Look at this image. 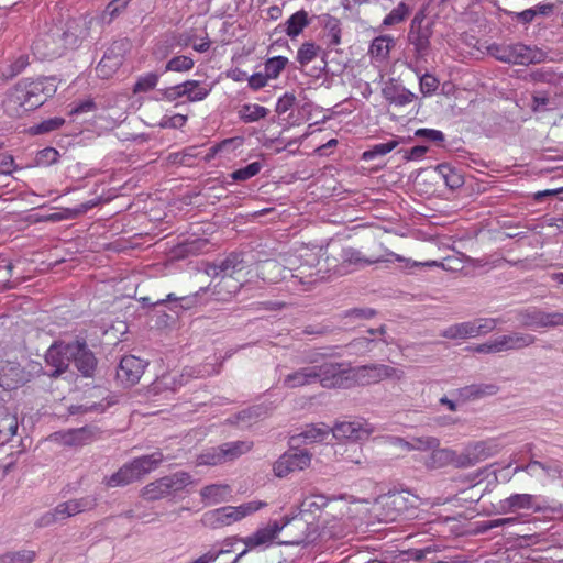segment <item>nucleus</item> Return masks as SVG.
<instances>
[{"instance_id":"49","label":"nucleus","mask_w":563,"mask_h":563,"mask_svg":"<svg viewBox=\"0 0 563 563\" xmlns=\"http://www.w3.org/2000/svg\"><path fill=\"white\" fill-rule=\"evenodd\" d=\"M158 82V76L154 73H148L141 76L133 87V92H147L156 87Z\"/></svg>"},{"instance_id":"62","label":"nucleus","mask_w":563,"mask_h":563,"mask_svg":"<svg viewBox=\"0 0 563 563\" xmlns=\"http://www.w3.org/2000/svg\"><path fill=\"white\" fill-rule=\"evenodd\" d=\"M541 471L544 472L551 478L562 477V468L556 461L551 464L543 463V467H541Z\"/></svg>"},{"instance_id":"6","label":"nucleus","mask_w":563,"mask_h":563,"mask_svg":"<svg viewBox=\"0 0 563 563\" xmlns=\"http://www.w3.org/2000/svg\"><path fill=\"white\" fill-rule=\"evenodd\" d=\"M191 484V476L187 472H177L151 482L141 492V496L150 501L165 498L183 490Z\"/></svg>"},{"instance_id":"42","label":"nucleus","mask_w":563,"mask_h":563,"mask_svg":"<svg viewBox=\"0 0 563 563\" xmlns=\"http://www.w3.org/2000/svg\"><path fill=\"white\" fill-rule=\"evenodd\" d=\"M473 327L471 325V321L462 322L457 324H453L445 329L442 333L444 338L448 339H467V338H474L473 333Z\"/></svg>"},{"instance_id":"47","label":"nucleus","mask_w":563,"mask_h":563,"mask_svg":"<svg viewBox=\"0 0 563 563\" xmlns=\"http://www.w3.org/2000/svg\"><path fill=\"white\" fill-rule=\"evenodd\" d=\"M195 65V62L191 57L180 55L173 57L167 64H166V71H177V73H184L192 69Z\"/></svg>"},{"instance_id":"9","label":"nucleus","mask_w":563,"mask_h":563,"mask_svg":"<svg viewBox=\"0 0 563 563\" xmlns=\"http://www.w3.org/2000/svg\"><path fill=\"white\" fill-rule=\"evenodd\" d=\"M251 448L252 443L246 441L224 443L221 446L205 450L197 456L196 462L197 465L214 466L239 457L249 452Z\"/></svg>"},{"instance_id":"55","label":"nucleus","mask_w":563,"mask_h":563,"mask_svg":"<svg viewBox=\"0 0 563 563\" xmlns=\"http://www.w3.org/2000/svg\"><path fill=\"white\" fill-rule=\"evenodd\" d=\"M439 87V80L430 74H424L420 78V90L423 95H431Z\"/></svg>"},{"instance_id":"18","label":"nucleus","mask_w":563,"mask_h":563,"mask_svg":"<svg viewBox=\"0 0 563 563\" xmlns=\"http://www.w3.org/2000/svg\"><path fill=\"white\" fill-rule=\"evenodd\" d=\"M121 51V44L118 43H113L107 49L96 67L98 77L109 79L119 70L124 60V56Z\"/></svg>"},{"instance_id":"22","label":"nucleus","mask_w":563,"mask_h":563,"mask_svg":"<svg viewBox=\"0 0 563 563\" xmlns=\"http://www.w3.org/2000/svg\"><path fill=\"white\" fill-rule=\"evenodd\" d=\"M69 343H55L53 344L45 355L47 364L52 365L55 369L52 375H59L66 371L69 365L70 351L68 350Z\"/></svg>"},{"instance_id":"10","label":"nucleus","mask_w":563,"mask_h":563,"mask_svg":"<svg viewBox=\"0 0 563 563\" xmlns=\"http://www.w3.org/2000/svg\"><path fill=\"white\" fill-rule=\"evenodd\" d=\"M349 507L342 499L329 498L321 494H312L307 496L301 503V512L316 515L317 512H325L333 518H342Z\"/></svg>"},{"instance_id":"4","label":"nucleus","mask_w":563,"mask_h":563,"mask_svg":"<svg viewBox=\"0 0 563 563\" xmlns=\"http://www.w3.org/2000/svg\"><path fill=\"white\" fill-rule=\"evenodd\" d=\"M266 505L265 501L251 500L239 506L220 507L205 512L201 521L208 528L219 529L241 521L245 517L266 507Z\"/></svg>"},{"instance_id":"26","label":"nucleus","mask_w":563,"mask_h":563,"mask_svg":"<svg viewBox=\"0 0 563 563\" xmlns=\"http://www.w3.org/2000/svg\"><path fill=\"white\" fill-rule=\"evenodd\" d=\"M306 256L309 257L307 264L301 263L292 269L295 273L291 274V277L298 279L303 286H311L318 280L316 265L319 263V260L314 253H307Z\"/></svg>"},{"instance_id":"2","label":"nucleus","mask_w":563,"mask_h":563,"mask_svg":"<svg viewBox=\"0 0 563 563\" xmlns=\"http://www.w3.org/2000/svg\"><path fill=\"white\" fill-rule=\"evenodd\" d=\"M306 538V521L297 516H284L280 520H271L266 526L258 528L254 533L243 538L241 541L246 549L242 551L232 563L247 552L260 547H269L274 543L284 545H298Z\"/></svg>"},{"instance_id":"11","label":"nucleus","mask_w":563,"mask_h":563,"mask_svg":"<svg viewBox=\"0 0 563 563\" xmlns=\"http://www.w3.org/2000/svg\"><path fill=\"white\" fill-rule=\"evenodd\" d=\"M539 499V496L532 494H512L498 503L497 511L500 514H510L518 510H532L533 512L555 510L552 506H549L545 503H540Z\"/></svg>"},{"instance_id":"63","label":"nucleus","mask_w":563,"mask_h":563,"mask_svg":"<svg viewBox=\"0 0 563 563\" xmlns=\"http://www.w3.org/2000/svg\"><path fill=\"white\" fill-rule=\"evenodd\" d=\"M473 351H475L477 353H485V354L500 352V350L498 347V342L496 339L490 342L476 345L475 347H473Z\"/></svg>"},{"instance_id":"59","label":"nucleus","mask_w":563,"mask_h":563,"mask_svg":"<svg viewBox=\"0 0 563 563\" xmlns=\"http://www.w3.org/2000/svg\"><path fill=\"white\" fill-rule=\"evenodd\" d=\"M15 169L14 158L8 153H0V174L10 175Z\"/></svg>"},{"instance_id":"39","label":"nucleus","mask_w":563,"mask_h":563,"mask_svg":"<svg viewBox=\"0 0 563 563\" xmlns=\"http://www.w3.org/2000/svg\"><path fill=\"white\" fill-rule=\"evenodd\" d=\"M321 48L317 44L305 42L298 48L296 59L301 67H305L318 57Z\"/></svg>"},{"instance_id":"15","label":"nucleus","mask_w":563,"mask_h":563,"mask_svg":"<svg viewBox=\"0 0 563 563\" xmlns=\"http://www.w3.org/2000/svg\"><path fill=\"white\" fill-rule=\"evenodd\" d=\"M311 463V455L305 451H295L283 454L274 464L273 471L277 477H286L296 471L307 468Z\"/></svg>"},{"instance_id":"36","label":"nucleus","mask_w":563,"mask_h":563,"mask_svg":"<svg viewBox=\"0 0 563 563\" xmlns=\"http://www.w3.org/2000/svg\"><path fill=\"white\" fill-rule=\"evenodd\" d=\"M435 172L450 189L460 188L464 184L463 176L450 164H439Z\"/></svg>"},{"instance_id":"5","label":"nucleus","mask_w":563,"mask_h":563,"mask_svg":"<svg viewBox=\"0 0 563 563\" xmlns=\"http://www.w3.org/2000/svg\"><path fill=\"white\" fill-rule=\"evenodd\" d=\"M490 56L505 64L530 65L541 62L542 53L522 43L492 44L487 47Z\"/></svg>"},{"instance_id":"23","label":"nucleus","mask_w":563,"mask_h":563,"mask_svg":"<svg viewBox=\"0 0 563 563\" xmlns=\"http://www.w3.org/2000/svg\"><path fill=\"white\" fill-rule=\"evenodd\" d=\"M52 437L55 441L68 446L86 445L95 438L92 430L87 427L55 432Z\"/></svg>"},{"instance_id":"40","label":"nucleus","mask_w":563,"mask_h":563,"mask_svg":"<svg viewBox=\"0 0 563 563\" xmlns=\"http://www.w3.org/2000/svg\"><path fill=\"white\" fill-rule=\"evenodd\" d=\"M287 64L288 58L284 56H275L268 58L264 64V74L267 76L269 80L276 79L286 68Z\"/></svg>"},{"instance_id":"51","label":"nucleus","mask_w":563,"mask_h":563,"mask_svg":"<svg viewBox=\"0 0 563 563\" xmlns=\"http://www.w3.org/2000/svg\"><path fill=\"white\" fill-rule=\"evenodd\" d=\"M398 144H399V142L396 140H390L386 143L375 144L372 147V150H369L363 154V157L365 159H368V158H373L375 156L386 155V154L390 153L393 150H395Z\"/></svg>"},{"instance_id":"25","label":"nucleus","mask_w":563,"mask_h":563,"mask_svg":"<svg viewBox=\"0 0 563 563\" xmlns=\"http://www.w3.org/2000/svg\"><path fill=\"white\" fill-rule=\"evenodd\" d=\"M140 479H142L140 472L134 461H131L130 463H126L122 467H120L118 472L104 477L103 484L109 488H113L119 486H125Z\"/></svg>"},{"instance_id":"12","label":"nucleus","mask_w":563,"mask_h":563,"mask_svg":"<svg viewBox=\"0 0 563 563\" xmlns=\"http://www.w3.org/2000/svg\"><path fill=\"white\" fill-rule=\"evenodd\" d=\"M31 373L16 360H0V387L5 390H14L31 380Z\"/></svg>"},{"instance_id":"52","label":"nucleus","mask_w":563,"mask_h":563,"mask_svg":"<svg viewBox=\"0 0 563 563\" xmlns=\"http://www.w3.org/2000/svg\"><path fill=\"white\" fill-rule=\"evenodd\" d=\"M497 391L495 385H472L462 389V394L466 397L479 398L485 395H494Z\"/></svg>"},{"instance_id":"3","label":"nucleus","mask_w":563,"mask_h":563,"mask_svg":"<svg viewBox=\"0 0 563 563\" xmlns=\"http://www.w3.org/2000/svg\"><path fill=\"white\" fill-rule=\"evenodd\" d=\"M214 275L220 276L211 289L214 301L228 302L250 282L252 269L240 254L231 253L220 264L213 266Z\"/></svg>"},{"instance_id":"16","label":"nucleus","mask_w":563,"mask_h":563,"mask_svg":"<svg viewBox=\"0 0 563 563\" xmlns=\"http://www.w3.org/2000/svg\"><path fill=\"white\" fill-rule=\"evenodd\" d=\"M521 324L537 330L539 328L563 325V313L545 312L539 309H528L520 313Z\"/></svg>"},{"instance_id":"33","label":"nucleus","mask_w":563,"mask_h":563,"mask_svg":"<svg viewBox=\"0 0 563 563\" xmlns=\"http://www.w3.org/2000/svg\"><path fill=\"white\" fill-rule=\"evenodd\" d=\"M394 45V40L389 35L375 37L369 46V55L376 60H386Z\"/></svg>"},{"instance_id":"24","label":"nucleus","mask_w":563,"mask_h":563,"mask_svg":"<svg viewBox=\"0 0 563 563\" xmlns=\"http://www.w3.org/2000/svg\"><path fill=\"white\" fill-rule=\"evenodd\" d=\"M423 444L427 448L433 449L431 454L426 461V465L430 468H440L454 462L455 452L450 449H439V440L435 438H428Z\"/></svg>"},{"instance_id":"27","label":"nucleus","mask_w":563,"mask_h":563,"mask_svg":"<svg viewBox=\"0 0 563 563\" xmlns=\"http://www.w3.org/2000/svg\"><path fill=\"white\" fill-rule=\"evenodd\" d=\"M498 451L499 448L493 440L478 441L466 448V457L473 465L495 455Z\"/></svg>"},{"instance_id":"21","label":"nucleus","mask_w":563,"mask_h":563,"mask_svg":"<svg viewBox=\"0 0 563 563\" xmlns=\"http://www.w3.org/2000/svg\"><path fill=\"white\" fill-rule=\"evenodd\" d=\"M255 274L263 282L275 284L287 278V268L276 260H265L254 267Z\"/></svg>"},{"instance_id":"54","label":"nucleus","mask_w":563,"mask_h":563,"mask_svg":"<svg viewBox=\"0 0 563 563\" xmlns=\"http://www.w3.org/2000/svg\"><path fill=\"white\" fill-rule=\"evenodd\" d=\"M415 135L432 143H441L444 141V134L434 129H418Z\"/></svg>"},{"instance_id":"50","label":"nucleus","mask_w":563,"mask_h":563,"mask_svg":"<svg viewBox=\"0 0 563 563\" xmlns=\"http://www.w3.org/2000/svg\"><path fill=\"white\" fill-rule=\"evenodd\" d=\"M328 45L338 46L341 43V25L338 19H331L325 24Z\"/></svg>"},{"instance_id":"56","label":"nucleus","mask_w":563,"mask_h":563,"mask_svg":"<svg viewBox=\"0 0 563 563\" xmlns=\"http://www.w3.org/2000/svg\"><path fill=\"white\" fill-rule=\"evenodd\" d=\"M187 122V117L180 113H176L174 115L167 117L165 115L161 121L162 128H183Z\"/></svg>"},{"instance_id":"8","label":"nucleus","mask_w":563,"mask_h":563,"mask_svg":"<svg viewBox=\"0 0 563 563\" xmlns=\"http://www.w3.org/2000/svg\"><path fill=\"white\" fill-rule=\"evenodd\" d=\"M350 387L352 385H372L387 378L401 379L404 372L384 364L364 365L350 368Z\"/></svg>"},{"instance_id":"57","label":"nucleus","mask_w":563,"mask_h":563,"mask_svg":"<svg viewBox=\"0 0 563 563\" xmlns=\"http://www.w3.org/2000/svg\"><path fill=\"white\" fill-rule=\"evenodd\" d=\"M132 0H112L108 3L104 13L110 18H114L123 12Z\"/></svg>"},{"instance_id":"13","label":"nucleus","mask_w":563,"mask_h":563,"mask_svg":"<svg viewBox=\"0 0 563 563\" xmlns=\"http://www.w3.org/2000/svg\"><path fill=\"white\" fill-rule=\"evenodd\" d=\"M314 367L316 380L319 379L324 388H349L350 368H343L340 363H323Z\"/></svg>"},{"instance_id":"35","label":"nucleus","mask_w":563,"mask_h":563,"mask_svg":"<svg viewBox=\"0 0 563 563\" xmlns=\"http://www.w3.org/2000/svg\"><path fill=\"white\" fill-rule=\"evenodd\" d=\"M185 97L189 102L202 101L211 91L210 87L202 85L198 80H186L183 82Z\"/></svg>"},{"instance_id":"45","label":"nucleus","mask_w":563,"mask_h":563,"mask_svg":"<svg viewBox=\"0 0 563 563\" xmlns=\"http://www.w3.org/2000/svg\"><path fill=\"white\" fill-rule=\"evenodd\" d=\"M64 124L65 119L60 117H54L33 125L31 131L33 134H45L60 129Z\"/></svg>"},{"instance_id":"1","label":"nucleus","mask_w":563,"mask_h":563,"mask_svg":"<svg viewBox=\"0 0 563 563\" xmlns=\"http://www.w3.org/2000/svg\"><path fill=\"white\" fill-rule=\"evenodd\" d=\"M57 88V79L53 76L22 79L5 93L4 111L10 117L19 118L43 106L56 93Z\"/></svg>"},{"instance_id":"43","label":"nucleus","mask_w":563,"mask_h":563,"mask_svg":"<svg viewBox=\"0 0 563 563\" xmlns=\"http://www.w3.org/2000/svg\"><path fill=\"white\" fill-rule=\"evenodd\" d=\"M36 558L33 550L7 552L0 555V563H32Z\"/></svg>"},{"instance_id":"64","label":"nucleus","mask_w":563,"mask_h":563,"mask_svg":"<svg viewBox=\"0 0 563 563\" xmlns=\"http://www.w3.org/2000/svg\"><path fill=\"white\" fill-rule=\"evenodd\" d=\"M227 77L232 79L235 82H242L244 80H247L249 75L245 70H243L239 67H235V68H231L230 70H228Z\"/></svg>"},{"instance_id":"29","label":"nucleus","mask_w":563,"mask_h":563,"mask_svg":"<svg viewBox=\"0 0 563 563\" xmlns=\"http://www.w3.org/2000/svg\"><path fill=\"white\" fill-rule=\"evenodd\" d=\"M316 382L314 367H303L286 375L283 379L285 388L294 389Z\"/></svg>"},{"instance_id":"61","label":"nucleus","mask_w":563,"mask_h":563,"mask_svg":"<svg viewBox=\"0 0 563 563\" xmlns=\"http://www.w3.org/2000/svg\"><path fill=\"white\" fill-rule=\"evenodd\" d=\"M230 550H219V551H209L207 553H203L198 559H196L191 563H212L217 561V559L224 553H229Z\"/></svg>"},{"instance_id":"37","label":"nucleus","mask_w":563,"mask_h":563,"mask_svg":"<svg viewBox=\"0 0 563 563\" xmlns=\"http://www.w3.org/2000/svg\"><path fill=\"white\" fill-rule=\"evenodd\" d=\"M164 456L163 453L156 451L148 455H143L134 459V463L140 472L141 477L143 478L145 475L150 474L152 471L156 470L158 465L163 462Z\"/></svg>"},{"instance_id":"60","label":"nucleus","mask_w":563,"mask_h":563,"mask_svg":"<svg viewBox=\"0 0 563 563\" xmlns=\"http://www.w3.org/2000/svg\"><path fill=\"white\" fill-rule=\"evenodd\" d=\"M541 467H543V463L537 460L531 459L528 464L525 466H518L515 468V473L518 472H525L530 476H536L538 474V471H541Z\"/></svg>"},{"instance_id":"7","label":"nucleus","mask_w":563,"mask_h":563,"mask_svg":"<svg viewBox=\"0 0 563 563\" xmlns=\"http://www.w3.org/2000/svg\"><path fill=\"white\" fill-rule=\"evenodd\" d=\"M97 506V498L93 496H85L80 498L69 499L58 504L53 511L44 514L40 520V527L54 525L59 520L76 516L78 514L92 510Z\"/></svg>"},{"instance_id":"14","label":"nucleus","mask_w":563,"mask_h":563,"mask_svg":"<svg viewBox=\"0 0 563 563\" xmlns=\"http://www.w3.org/2000/svg\"><path fill=\"white\" fill-rule=\"evenodd\" d=\"M374 428L363 419L336 422L331 428V433L339 440L360 441L367 439Z\"/></svg>"},{"instance_id":"44","label":"nucleus","mask_w":563,"mask_h":563,"mask_svg":"<svg viewBox=\"0 0 563 563\" xmlns=\"http://www.w3.org/2000/svg\"><path fill=\"white\" fill-rule=\"evenodd\" d=\"M263 168L262 163L253 162L245 167L239 168L231 173L230 177L234 181H245L256 176Z\"/></svg>"},{"instance_id":"38","label":"nucleus","mask_w":563,"mask_h":563,"mask_svg":"<svg viewBox=\"0 0 563 563\" xmlns=\"http://www.w3.org/2000/svg\"><path fill=\"white\" fill-rule=\"evenodd\" d=\"M268 114V109L257 103L243 104L239 111L240 119L243 122L251 123L265 118Z\"/></svg>"},{"instance_id":"17","label":"nucleus","mask_w":563,"mask_h":563,"mask_svg":"<svg viewBox=\"0 0 563 563\" xmlns=\"http://www.w3.org/2000/svg\"><path fill=\"white\" fill-rule=\"evenodd\" d=\"M145 363L134 355H125L121 358L117 369V378L125 385L139 383L144 374Z\"/></svg>"},{"instance_id":"30","label":"nucleus","mask_w":563,"mask_h":563,"mask_svg":"<svg viewBox=\"0 0 563 563\" xmlns=\"http://www.w3.org/2000/svg\"><path fill=\"white\" fill-rule=\"evenodd\" d=\"M231 492L228 484H211L200 490V496L205 504L216 505L228 500Z\"/></svg>"},{"instance_id":"19","label":"nucleus","mask_w":563,"mask_h":563,"mask_svg":"<svg viewBox=\"0 0 563 563\" xmlns=\"http://www.w3.org/2000/svg\"><path fill=\"white\" fill-rule=\"evenodd\" d=\"M385 517L387 520L395 521L398 517L413 508V500L407 492H396L388 495L383 503Z\"/></svg>"},{"instance_id":"58","label":"nucleus","mask_w":563,"mask_h":563,"mask_svg":"<svg viewBox=\"0 0 563 563\" xmlns=\"http://www.w3.org/2000/svg\"><path fill=\"white\" fill-rule=\"evenodd\" d=\"M268 81L269 79L264 73H255L247 78L249 87L254 91L267 86Z\"/></svg>"},{"instance_id":"31","label":"nucleus","mask_w":563,"mask_h":563,"mask_svg":"<svg viewBox=\"0 0 563 563\" xmlns=\"http://www.w3.org/2000/svg\"><path fill=\"white\" fill-rule=\"evenodd\" d=\"M384 98L397 107H405L415 100V95L404 87L387 86L383 89Z\"/></svg>"},{"instance_id":"53","label":"nucleus","mask_w":563,"mask_h":563,"mask_svg":"<svg viewBox=\"0 0 563 563\" xmlns=\"http://www.w3.org/2000/svg\"><path fill=\"white\" fill-rule=\"evenodd\" d=\"M59 153L54 147H45L41 150L36 155V161L38 164L51 165L58 161Z\"/></svg>"},{"instance_id":"28","label":"nucleus","mask_w":563,"mask_h":563,"mask_svg":"<svg viewBox=\"0 0 563 563\" xmlns=\"http://www.w3.org/2000/svg\"><path fill=\"white\" fill-rule=\"evenodd\" d=\"M500 352L520 350L534 343L536 336L528 333H510L496 338Z\"/></svg>"},{"instance_id":"46","label":"nucleus","mask_w":563,"mask_h":563,"mask_svg":"<svg viewBox=\"0 0 563 563\" xmlns=\"http://www.w3.org/2000/svg\"><path fill=\"white\" fill-rule=\"evenodd\" d=\"M409 14V8L405 2H400L383 20L384 26H391L402 22Z\"/></svg>"},{"instance_id":"32","label":"nucleus","mask_w":563,"mask_h":563,"mask_svg":"<svg viewBox=\"0 0 563 563\" xmlns=\"http://www.w3.org/2000/svg\"><path fill=\"white\" fill-rule=\"evenodd\" d=\"M309 23L310 21L308 12L305 10H299L291 14L286 21L285 32L289 37L295 38L302 33V31L305 30V27L309 25Z\"/></svg>"},{"instance_id":"20","label":"nucleus","mask_w":563,"mask_h":563,"mask_svg":"<svg viewBox=\"0 0 563 563\" xmlns=\"http://www.w3.org/2000/svg\"><path fill=\"white\" fill-rule=\"evenodd\" d=\"M70 360L75 366L85 376H90L93 372L97 360L91 351L88 350L85 342L75 341L69 343Z\"/></svg>"},{"instance_id":"41","label":"nucleus","mask_w":563,"mask_h":563,"mask_svg":"<svg viewBox=\"0 0 563 563\" xmlns=\"http://www.w3.org/2000/svg\"><path fill=\"white\" fill-rule=\"evenodd\" d=\"M29 55L20 54L1 70L2 77L5 79H11L21 74L29 66Z\"/></svg>"},{"instance_id":"48","label":"nucleus","mask_w":563,"mask_h":563,"mask_svg":"<svg viewBox=\"0 0 563 563\" xmlns=\"http://www.w3.org/2000/svg\"><path fill=\"white\" fill-rule=\"evenodd\" d=\"M498 320L494 318H479L471 321V325L474 328L473 336L476 338L482 334L492 332L497 327Z\"/></svg>"},{"instance_id":"34","label":"nucleus","mask_w":563,"mask_h":563,"mask_svg":"<svg viewBox=\"0 0 563 563\" xmlns=\"http://www.w3.org/2000/svg\"><path fill=\"white\" fill-rule=\"evenodd\" d=\"M330 433L331 427L325 423H318L307 426L298 437L302 438L303 443H317L324 441Z\"/></svg>"}]
</instances>
